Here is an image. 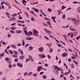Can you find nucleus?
Masks as SVG:
<instances>
[{
  "instance_id": "nucleus-1",
  "label": "nucleus",
  "mask_w": 80,
  "mask_h": 80,
  "mask_svg": "<svg viewBox=\"0 0 80 80\" xmlns=\"http://www.w3.org/2000/svg\"><path fill=\"white\" fill-rule=\"evenodd\" d=\"M72 21L73 22V24L74 25H76V24H77V23H79L80 22V20L79 19L77 20H76L75 18H74L73 19H72Z\"/></svg>"
},
{
  "instance_id": "nucleus-2",
  "label": "nucleus",
  "mask_w": 80,
  "mask_h": 80,
  "mask_svg": "<svg viewBox=\"0 0 80 80\" xmlns=\"http://www.w3.org/2000/svg\"><path fill=\"white\" fill-rule=\"evenodd\" d=\"M33 32L34 33L33 35L34 36H36L37 37H38L39 35L38 34V32L37 31V30L34 29L33 31Z\"/></svg>"
},
{
  "instance_id": "nucleus-3",
  "label": "nucleus",
  "mask_w": 80,
  "mask_h": 80,
  "mask_svg": "<svg viewBox=\"0 0 80 80\" xmlns=\"http://www.w3.org/2000/svg\"><path fill=\"white\" fill-rule=\"evenodd\" d=\"M38 57H39V58H45V55L43 54H39Z\"/></svg>"
},
{
  "instance_id": "nucleus-4",
  "label": "nucleus",
  "mask_w": 80,
  "mask_h": 80,
  "mask_svg": "<svg viewBox=\"0 0 80 80\" xmlns=\"http://www.w3.org/2000/svg\"><path fill=\"white\" fill-rule=\"evenodd\" d=\"M42 67H43V66H42L38 67L37 68V71L38 72H40L42 70Z\"/></svg>"
},
{
  "instance_id": "nucleus-5",
  "label": "nucleus",
  "mask_w": 80,
  "mask_h": 80,
  "mask_svg": "<svg viewBox=\"0 0 80 80\" xmlns=\"http://www.w3.org/2000/svg\"><path fill=\"white\" fill-rule=\"evenodd\" d=\"M43 47H41L38 49V51H39V52H41V53H43Z\"/></svg>"
},
{
  "instance_id": "nucleus-6",
  "label": "nucleus",
  "mask_w": 80,
  "mask_h": 80,
  "mask_svg": "<svg viewBox=\"0 0 80 80\" xmlns=\"http://www.w3.org/2000/svg\"><path fill=\"white\" fill-rule=\"evenodd\" d=\"M62 57H66L68 56V54L67 52H64L62 54Z\"/></svg>"
},
{
  "instance_id": "nucleus-7",
  "label": "nucleus",
  "mask_w": 80,
  "mask_h": 80,
  "mask_svg": "<svg viewBox=\"0 0 80 80\" xmlns=\"http://www.w3.org/2000/svg\"><path fill=\"white\" fill-rule=\"evenodd\" d=\"M17 65H18V67H20V68H22V67H23V65L20 63H17Z\"/></svg>"
},
{
  "instance_id": "nucleus-8",
  "label": "nucleus",
  "mask_w": 80,
  "mask_h": 80,
  "mask_svg": "<svg viewBox=\"0 0 80 80\" xmlns=\"http://www.w3.org/2000/svg\"><path fill=\"white\" fill-rule=\"evenodd\" d=\"M18 52H19L21 55H23V52L22 50H21L20 48L18 49Z\"/></svg>"
},
{
  "instance_id": "nucleus-9",
  "label": "nucleus",
  "mask_w": 80,
  "mask_h": 80,
  "mask_svg": "<svg viewBox=\"0 0 80 80\" xmlns=\"http://www.w3.org/2000/svg\"><path fill=\"white\" fill-rule=\"evenodd\" d=\"M54 67L55 70H57V69L58 71H60V69H59V68L58 66H54Z\"/></svg>"
},
{
  "instance_id": "nucleus-10",
  "label": "nucleus",
  "mask_w": 80,
  "mask_h": 80,
  "mask_svg": "<svg viewBox=\"0 0 80 80\" xmlns=\"http://www.w3.org/2000/svg\"><path fill=\"white\" fill-rule=\"evenodd\" d=\"M6 14L7 15V17L9 18H10V13L8 12H6Z\"/></svg>"
},
{
  "instance_id": "nucleus-11",
  "label": "nucleus",
  "mask_w": 80,
  "mask_h": 80,
  "mask_svg": "<svg viewBox=\"0 0 80 80\" xmlns=\"http://www.w3.org/2000/svg\"><path fill=\"white\" fill-rule=\"evenodd\" d=\"M11 47H12V48L16 49V46L15 44H12L11 45Z\"/></svg>"
},
{
  "instance_id": "nucleus-12",
  "label": "nucleus",
  "mask_w": 80,
  "mask_h": 80,
  "mask_svg": "<svg viewBox=\"0 0 80 80\" xmlns=\"http://www.w3.org/2000/svg\"><path fill=\"white\" fill-rule=\"evenodd\" d=\"M25 41L24 40H22V46H25Z\"/></svg>"
},
{
  "instance_id": "nucleus-13",
  "label": "nucleus",
  "mask_w": 80,
  "mask_h": 80,
  "mask_svg": "<svg viewBox=\"0 0 80 80\" xmlns=\"http://www.w3.org/2000/svg\"><path fill=\"white\" fill-rule=\"evenodd\" d=\"M32 8L33 10H34V11H35L36 12H38L39 11L38 9H36L34 8Z\"/></svg>"
},
{
  "instance_id": "nucleus-14",
  "label": "nucleus",
  "mask_w": 80,
  "mask_h": 80,
  "mask_svg": "<svg viewBox=\"0 0 80 80\" xmlns=\"http://www.w3.org/2000/svg\"><path fill=\"white\" fill-rule=\"evenodd\" d=\"M24 58V56H21L19 57V59L20 60H23Z\"/></svg>"
},
{
  "instance_id": "nucleus-15",
  "label": "nucleus",
  "mask_w": 80,
  "mask_h": 80,
  "mask_svg": "<svg viewBox=\"0 0 80 80\" xmlns=\"http://www.w3.org/2000/svg\"><path fill=\"white\" fill-rule=\"evenodd\" d=\"M66 17V15H65V14H63L62 15V18H63V19H65Z\"/></svg>"
},
{
  "instance_id": "nucleus-16",
  "label": "nucleus",
  "mask_w": 80,
  "mask_h": 80,
  "mask_svg": "<svg viewBox=\"0 0 80 80\" xmlns=\"http://www.w3.org/2000/svg\"><path fill=\"white\" fill-rule=\"evenodd\" d=\"M55 18H56V17H53L51 18L52 19V20H53V22H54L55 23H56V21H55Z\"/></svg>"
},
{
  "instance_id": "nucleus-17",
  "label": "nucleus",
  "mask_w": 80,
  "mask_h": 80,
  "mask_svg": "<svg viewBox=\"0 0 80 80\" xmlns=\"http://www.w3.org/2000/svg\"><path fill=\"white\" fill-rule=\"evenodd\" d=\"M13 52L14 53V54H15L16 55H18V52L16 51H14Z\"/></svg>"
},
{
  "instance_id": "nucleus-18",
  "label": "nucleus",
  "mask_w": 80,
  "mask_h": 80,
  "mask_svg": "<svg viewBox=\"0 0 80 80\" xmlns=\"http://www.w3.org/2000/svg\"><path fill=\"white\" fill-rule=\"evenodd\" d=\"M8 67L9 68V69H11L12 68V66L11 64H9V65H8Z\"/></svg>"
},
{
  "instance_id": "nucleus-19",
  "label": "nucleus",
  "mask_w": 80,
  "mask_h": 80,
  "mask_svg": "<svg viewBox=\"0 0 80 80\" xmlns=\"http://www.w3.org/2000/svg\"><path fill=\"white\" fill-rule=\"evenodd\" d=\"M11 29L12 30H15V29H16V27H11Z\"/></svg>"
},
{
  "instance_id": "nucleus-20",
  "label": "nucleus",
  "mask_w": 80,
  "mask_h": 80,
  "mask_svg": "<svg viewBox=\"0 0 80 80\" xmlns=\"http://www.w3.org/2000/svg\"><path fill=\"white\" fill-rule=\"evenodd\" d=\"M16 33H21V31H20V30H16Z\"/></svg>"
},
{
  "instance_id": "nucleus-21",
  "label": "nucleus",
  "mask_w": 80,
  "mask_h": 80,
  "mask_svg": "<svg viewBox=\"0 0 80 80\" xmlns=\"http://www.w3.org/2000/svg\"><path fill=\"white\" fill-rule=\"evenodd\" d=\"M66 27H67V28H68L69 27V26L68 25H67V26H62V28H66Z\"/></svg>"
},
{
  "instance_id": "nucleus-22",
  "label": "nucleus",
  "mask_w": 80,
  "mask_h": 80,
  "mask_svg": "<svg viewBox=\"0 0 80 80\" xmlns=\"http://www.w3.org/2000/svg\"><path fill=\"white\" fill-rule=\"evenodd\" d=\"M32 39H33V38L31 37H29L26 38V39L28 40H31Z\"/></svg>"
},
{
  "instance_id": "nucleus-23",
  "label": "nucleus",
  "mask_w": 80,
  "mask_h": 80,
  "mask_svg": "<svg viewBox=\"0 0 80 80\" xmlns=\"http://www.w3.org/2000/svg\"><path fill=\"white\" fill-rule=\"evenodd\" d=\"M42 77L43 79H45V78H47V76H46L45 75H43Z\"/></svg>"
},
{
  "instance_id": "nucleus-24",
  "label": "nucleus",
  "mask_w": 80,
  "mask_h": 80,
  "mask_svg": "<svg viewBox=\"0 0 80 80\" xmlns=\"http://www.w3.org/2000/svg\"><path fill=\"white\" fill-rule=\"evenodd\" d=\"M46 33H47L49 35V33H51L52 32H51L50 31L48 30H47V31L46 32Z\"/></svg>"
},
{
  "instance_id": "nucleus-25",
  "label": "nucleus",
  "mask_w": 80,
  "mask_h": 80,
  "mask_svg": "<svg viewBox=\"0 0 80 80\" xmlns=\"http://www.w3.org/2000/svg\"><path fill=\"white\" fill-rule=\"evenodd\" d=\"M12 57H13L14 58H17V55H16L15 54H13L12 55Z\"/></svg>"
},
{
  "instance_id": "nucleus-26",
  "label": "nucleus",
  "mask_w": 80,
  "mask_h": 80,
  "mask_svg": "<svg viewBox=\"0 0 80 80\" xmlns=\"http://www.w3.org/2000/svg\"><path fill=\"white\" fill-rule=\"evenodd\" d=\"M78 33V32H77V31L73 32V34H74V35H75V36H76V35H77Z\"/></svg>"
},
{
  "instance_id": "nucleus-27",
  "label": "nucleus",
  "mask_w": 80,
  "mask_h": 80,
  "mask_svg": "<svg viewBox=\"0 0 80 80\" xmlns=\"http://www.w3.org/2000/svg\"><path fill=\"white\" fill-rule=\"evenodd\" d=\"M23 30L24 32L27 31V30L26 29V28H27V27H25V28L24 27H23Z\"/></svg>"
},
{
  "instance_id": "nucleus-28",
  "label": "nucleus",
  "mask_w": 80,
  "mask_h": 80,
  "mask_svg": "<svg viewBox=\"0 0 80 80\" xmlns=\"http://www.w3.org/2000/svg\"><path fill=\"white\" fill-rule=\"evenodd\" d=\"M3 56H4V54L3 53H2L0 54V58H2V57H3Z\"/></svg>"
},
{
  "instance_id": "nucleus-29",
  "label": "nucleus",
  "mask_w": 80,
  "mask_h": 80,
  "mask_svg": "<svg viewBox=\"0 0 80 80\" xmlns=\"http://www.w3.org/2000/svg\"><path fill=\"white\" fill-rule=\"evenodd\" d=\"M70 30H71V31H73V32H75V31H77L76 29H75L74 28H71L70 29Z\"/></svg>"
},
{
  "instance_id": "nucleus-30",
  "label": "nucleus",
  "mask_w": 80,
  "mask_h": 80,
  "mask_svg": "<svg viewBox=\"0 0 80 80\" xmlns=\"http://www.w3.org/2000/svg\"><path fill=\"white\" fill-rule=\"evenodd\" d=\"M9 32L10 33H12V34H14V32L13 31H12V30H10Z\"/></svg>"
},
{
  "instance_id": "nucleus-31",
  "label": "nucleus",
  "mask_w": 80,
  "mask_h": 80,
  "mask_svg": "<svg viewBox=\"0 0 80 80\" xmlns=\"http://www.w3.org/2000/svg\"><path fill=\"white\" fill-rule=\"evenodd\" d=\"M25 33L26 35H29V34L28 33V32H27V31H25L24 32Z\"/></svg>"
},
{
  "instance_id": "nucleus-32",
  "label": "nucleus",
  "mask_w": 80,
  "mask_h": 80,
  "mask_svg": "<svg viewBox=\"0 0 80 80\" xmlns=\"http://www.w3.org/2000/svg\"><path fill=\"white\" fill-rule=\"evenodd\" d=\"M4 3L5 4V5H7V6H8L10 5V4H9V3L8 2H5Z\"/></svg>"
},
{
  "instance_id": "nucleus-33",
  "label": "nucleus",
  "mask_w": 80,
  "mask_h": 80,
  "mask_svg": "<svg viewBox=\"0 0 80 80\" xmlns=\"http://www.w3.org/2000/svg\"><path fill=\"white\" fill-rule=\"evenodd\" d=\"M8 52L11 54H13V51H12V50H8Z\"/></svg>"
},
{
  "instance_id": "nucleus-34",
  "label": "nucleus",
  "mask_w": 80,
  "mask_h": 80,
  "mask_svg": "<svg viewBox=\"0 0 80 80\" xmlns=\"http://www.w3.org/2000/svg\"><path fill=\"white\" fill-rule=\"evenodd\" d=\"M33 48V47L30 46L29 47V49L30 50H32V49Z\"/></svg>"
},
{
  "instance_id": "nucleus-35",
  "label": "nucleus",
  "mask_w": 80,
  "mask_h": 80,
  "mask_svg": "<svg viewBox=\"0 0 80 80\" xmlns=\"http://www.w3.org/2000/svg\"><path fill=\"white\" fill-rule=\"evenodd\" d=\"M32 72H29L28 75V76H30V75H32Z\"/></svg>"
},
{
  "instance_id": "nucleus-36",
  "label": "nucleus",
  "mask_w": 80,
  "mask_h": 80,
  "mask_svg": "<svg viewBox=\"0 0 80 80\" xmlns=\"http://www.w3.org/2000/svg\"><path fill=\"white\" fill-rule=\"evenodd\" d=\"M53 52V49L52 48H50V50L49 51V53H52Z\"/></svg>"
},
{
  "instance_id": "nucleus-37",
  "label": "nucleus",
  "mask_w": 80,
  "mask_h": 80,
  "mask_svg": "<svg viewBox=\"0 0 80 80\" xmlns=\"http://www.w3.org/2000/svg\"><path fill=\"white\" fill-rule=\"evenodd\" d=\"M17 13H15L12 15V17H15V16H17Z\"/></svg>"
},
{
  "instance_id": "nucleus-38",
  "label": "nucleus",
  "mask_w": 80,
  "mask_h": 80,
  "mask_svg": "<svg viewBox=\"0 0 80 80\" xmlns=\"http://www.w3.org/2000/svg\"><path fill=\"white\" fill-rule=\"evenodd\" d=\"M73 62H74V63H75V64H76L77 67H78V65H78V62L75 61L74 60H73Z\"/></svg>"
},
{
  "instance_id": "nucleus-39",
  "label": "nucleus",
  "mask_w": 80,
  "mask_h": 80,
  "mask_svg": "<svg viewBox=\"0 0 80 80\" xmlns=\"http://www.w3.org/2000/svg\"><path fill=\"white\" fill-rule=\"evenodd\" d=\"M62 9H61L63 10V9H64L65 8H66V7H65V6H62Z\"/></svg>"
},
{
  "instance_id": "nucleus-40",
  "label": "nucleus",
  "mask_w": 80,
  "mask_h": 80,
  "mask_svg": "<svg viewBox=\"0 0 80 80\" xmlns=\"http://www.w3.org/2000/svg\"><path fill=\"white\" fill-rule=\"evenodd\" d=\"M22 0V3H27V1H25V0Z\"/></svg>"
},
{
  "instance_id": "nucleus-41",
  "label": "nucleus",
  "mask_w": 80,
  "mask_h": 80,
  "mask_svg": "<svg viewBox=\"0 0 80 80\" xmlns=\"http://www.w3.org/2000/svg\"><path fill=\"white\" fill-rule=\"evenodd\" d=\"M5 53H7V55H9V53H8V52H7V50L5 49Z\"/></svg>"
},
{
  "instance_id": "nucleus-42",
  "label": "nucleus",
  "mask_w": 80,
  "mask_h": 80,
  "mask_svg": "<svg viewBox=\"0 0 80 80\" xmlns=\"http://www.w3.org/2000/svg\"><path fill=\"white\" fill-rule=\"evenodd\" d=\"M18 58H15L14 59V62H18Z\"/></svg>"
},
{
  "instance_id": "nucleus-43",
  "label": "nucleus",
  "mask_w": 80,
  "mask_h": 80,
  "mask_svg": "<svg viewBox=\"0 0 80 80\" xmlns=\"http://www.w3.org/2000/svg\"><path fill=\"white\" fill-rule=\"evenodd\" d=\"M15 25H16V23H15V22H14L13 23H12L11 24V26H15Z\"/></svg>"
},
{
  "instance_id": "nucleus-44",
  "label": "nucleus",
  "mask_w": 80,
  "mask_h": 80,
  "mask_svg": "<svg viewBox=\"0 0 80 80\" xmlns=\"http://www.w3.org/2000/svg\"><path fill=\"white\" fill-rule=\"evenodd\" d=\"M27 74H28V73L27 72H24V77H26V76L27 75Z\"/></svg>"
},
{
  "instance_id": "nucleus-45",
  "label": "nucleus",
  "mask_w": 80,
  "mask_h": 80,
  "mask_svg": "<svg viewBox=\"0 0 80 80\" xmlns=\"http://www.w3.org/2000/svg\"><path fill=\"white\" fill-rule=\"evenodd\" d=\"M44 66L45 67H48V64L47 63H46L44 64Z\"/></svg>"
},
{
  "instance_id": "nucleus-46",
  "label": "nucleus",
  "mask_w": 80,
  "mask_h": 80,
  "mask_svg": "<svg viewBox=\"0 0 80 80\" xmlns=\"http://www.w3.org/2000/svg\"><path fill=\"white\" fill-rule=\"evenodd\" d=\"M12 66L13 67H14V68L16 67V64H13L12 65Z\"/></svg>"
},
{
  "instance_id": "nucleus-47",
  "label": "nucleus",
  "mask_w": 80,
  "mask_h": 80,
  "mask_svg": "<svg viewBox=\"0 0 80 80\" xmlns=\"http://www.w3.org/2000/svg\"><path fill=\"white\" fill-rule=\"evenodd\" d=\"M71 68H74V65L72 64L71 65Z\"/></svg>"
},
{
  "instance_id": "nucleus-48",
  "label": "nucleus",
  "mask_w": 80,
  "mask_h": 80,
  "mask_svg": "<svg viewBox=\"0 0 80 80\" xmlns=\"http://www.w3.org/2000/svg\"><path fill=\"white\" fill-rule=\"evenodd\" d=\"M73 33H72L70 36V38H73Z\"/></svg>"
},
{
  "instance_id": "nucleus-49",
  "label": "nucleus",
  "mask_w": 80,
  "mask_h": 80,
  "mask_svg": "<svg viewBox=\"0 0 80 80\" xmlns=\"http://www.w3.org/2000/svg\"><path fill=\"white\" fill-rule=\"evenodd\" d=\"M40 75H43L44 74V72H40Z\"/></svg>"
},
{
  "instance_id": "nucleus-50",
  "label": "nucleus",
  "mask_w": 80,
  "mask_h": 80,
  "mask_svg": "<svg viewBox=\"0 0 80 80\" xmlns=\"http://www.w3.org/2000/svg\"><path fill=\"white\" fill-rule=\"evenodd\" d=\"M29 35H32V33H33L31 31H29Z\"/></svg>"
},
{
  "instance_id": "nucleus-51",
  "label": "nucleus",
  "mask_w": 80,
  "mask_h": 80,
  "mask_svg": "<svg viewBox=\"0 0 80 80\" xmlns=\"http://www.w3.org/2000/svg\"><path fill=\"white\" fill-rule=\"evenodd\" d=\"M30 59L29 58H27L26 60V62H28L30 60Z\"/></svg>"
},
{
  "instance_id": "nucleus-52",
  "label": "nucleus",
  "mask_w": 80,
  "mask_h": 80,
  "mask_svg": "<svg viewBox=\"0 0 80 80\" xmlns=\"http://www.w3.org/2000/svg\"><path fill=\"white\" fill-rule=\"evenodd\" d=\"M47 23L49 25H51V24L50 23V21H48L47 22Z\"/></svg>"
},
{
  "instance_id": "nucleus-53",
  "label": "nucleus",
  "mask_w": 80,
  "mask_h": 80,
  "mask_svg": "<svg viewBox=\"0 0 80 80\" xmlns=\"http://www.w3.org/2000/svg\"><path fill=\"white\" fill-rule=\"evenodd\" d=\"M5 60H6V61H8L9 59L8 58H6L5 59Z\"/></svg>"
},
{
  "instance_id": "nucleus-54",
  "label": "nucleus",
  "mask_w": 80,
  "mask_h": 80,
  "mask_svg": "<svg viewBox=\"0 0 80 80\" xmlns=\"http://www.w3.org/2000/svg\"><path fill=\"white\" fill-rule=\"evenodd\" d=\"M8 8L9 9H10V8H12V6H11V5H10V4H9L8 6Z\"/></svg>"
},
{
  "instance_id": "nucleus-55",
  "label": "nucleus",
  "mask_w": 80,
  "mask_h": 80,
  "mask_svg": "<svg viewBox=\"0 0 80 80\" xmlns=\"http://www.w3.org/2000/svg\"><path fill=\"white\" fill-rule=\"evenodd\" d=\"M8 37L10 38V37H12V35L11 34H8Z\"/></svg>"
},
{
  "instance_id": "nucleus-56",
  "label": "nucleus",
  "mask_w": 80,
  "mask_h": 80,
  "mask_svg": "<svg viewBox=\"0 0 80 80\" xmlns=\"http://www.w3.org/2000/svg\"><path fill=\"white\" fill-rule=\"evenodd\" d=\"M17 46H18V47H20V46H22V44H21L20 43H18L17 44Z\"/></svg>"
},
{
  "instance_id": "nucleus-57",
  "label": "nucleus",
  "mask_w": 80,
  "mask_h": 80,
  "mask_svg": "<svg viewBox=\"0 0 80 80\" xmlns=\"http://www.w3.org/2000/svg\"><path fill=\"white\" fill-rule=\"evenodd\" d=\"M48 12H52V9H51L50 8H48Z\"/></svg>"
},
{
  "instance_id": "nucleus-58",
  "label": "nucleus",
  "mask_w": 80,
  "mask_h": 80,
  "mask_svg": "<svg viewBox=\"0 0 80 80\" xmlns=\"http://www.w3.org/2000/svg\"><path fill=\"white\" fill-rule=\"evenodd\" d=\"M11 19L12 20H16V18L13 17L12 18H11Z\"/></svg>"
},
{
  "instance_id": "nucleus-59",
  "label": "nucleus",
  "mask_w": 80,
  "mask_h": 80,
  "mask_svg": "<svg viewBox=\"0 0 80 80\" xmlns=\"http://www.w3.org/2000/svg\"><path fill=\"white\" fill-rule=\"evenodd\" d=\"M44 38H46V40H49V38H48V37H47L44 36Z\"/></svg>"
},
{
  "instance_id": "nucleus-60",
  "label": "nucleus",
  "mask_w": 80,
  "mask_h": 80,
  "mask_svg": "<svg viewBox=\"0 0 80 80\" xmlns=\"http://www.w3.org/2000/svg\"><path fill=\"white\" fill-rule=\"evenodd\" d=\"M2 44H3V45H6V44H7V43L5 42H2Z\"/></svg>"
},
{
  "instance_id": "nucleus-61",
  "label": "nucleus",
  "mask_w": 80,
  "mask_h": 80,
  "mask_svg": "<svg viewBox=\"0 0 80 80\" xmlns=\"http://www.w3.org/2000/svg\"><path fill=\"white\" fill-rule=\"evenodd\" d=\"M47 56L49 59H50V58H51V56H50L49 55H48Z\"/></svg>"
},
{
  "instance_id": "nucleus-62",
  "label": "nucleus",
  "mask_w": 80,
  "mask_h": 80,
  "mask_svg": "<svg viewBox=\"0 0 80 80\" xmlns=\"http://www.w3.org/2000/svg\"><path fill=\"white\" fill-rule=\"evenodd\" d=\"M80 9V8L78 7L77 9V10L78 11V12H80V10H79Z\"/></svg>"
},
{
  "instance_id": "nucleus-63",
  "label": "nucleus",
  "mask_w": 80,
  "mask_h": 80,
  "mask_svg": "<svg viewBox=\"0 0 80 80\" xmlns=\"http://www.w3.org/2000/svg\"><path fill=\"white\" fill-rule=\"evenodd\" d=\"M30 13H31L32 14V15H33L34 13L33 12V11H30Z\"/></svg>"
},
{
  "instance_id": "nucleus-64",
  "label": "nucleus",
  "mask_w": 80,
  "mask_h": 80,
  "mask_svg": "<svg viewBox=\"0 0 80 80\" xmlns=\"http://www.w3.org/2000/svg\"><path fill=\"white\" fill-rule=\"evenodd\" d=\"M31 21H34V18L32 17L31 18Z\"/></svg>"
}]
</instances>
